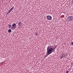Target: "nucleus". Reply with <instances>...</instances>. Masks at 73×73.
<instances>
[{
    "label": "nucleus",
    "instance_id": "20e7f679",
    "mask_svg": "<svg viewBox=\"0 0 73 73\" xmlns=\"http://www.w3.org/2000/svg\"><path fill=\"white\" fill-rule=\"evenodd\" d=\"M46 17L47 20H51L52 19V17L49 15L47 16Z\"/></svg>",
    "mask_w": 73,
    "mask_h": 73
},
{
    "label": "nucleus",
    "instance_id": "f03ea898",
    "mask_svg": "<svg viewBox=\"0 0 73 73\" xmlns=\"http://www.w3.org/2000/svg\"><path fill=\"white\" fill-rule=\"evenodd\" d=\"M73 17L72 16H69L67 18V20L69 21H72L73 20Z\"/></svg>",
    "mask_w": 73,
    "mask_h": 73
},
{
    "label": "nucleus",
    "instance_id": "9d476101",
    "mask_svg": "<svg viewBox=\"0 0 73 73\" xmlns=\"http://www.w3.org/2000/svg\"><path fill=\"white\" fill-rule=\"evenodd\" d=\"M14 8V7H12L11 9H10V11H11L12 10V9Z\"/></svg>",
    "mask_w": 73,
    "mask_h": 73
},
{
    "label": "nucleus",
    "instance_id": "9b49d317",
    "mask_svg": "<svg viewBox=\"0 0 73 73\" xmlns=\"http://www.w3.org/2000/svg\"><path fill=\"white\" fill-rule=\"evenodd\" d=\"M10 12H11V11L10 10L8 12V13H9Z\"/></svg>",
    "mask_w": 73,
    "mask_h": 73
},
{
    "label": "nucleus",
    "instance_id": "1a4fd4ad",
    "mask_svg": "<svg viewBox=\"0 0 73 73\" xmlns=\"http://www.w3.org/2000/svg\"><path fill=\"white\" fill-rule=\"evenodd\" d=\"M48 55H49V54H47V53H46V56H44V58H45L47 56H48Z\"/></svg>",
    "mask_w": 73,
    "mask_h": 73
},
{
    "label": "nucleus",
    "instance_id": "423d86ee",
    "mask_svg": "<svg viewBox=\"0 0 73 73\" xmlns=\"http://www.w3.org/2000/svg\"><path fill=\"white\" fill-rule=\"evenodd\" d=\"M56 48V46L54 48H52V51L53 52H54V50Z\"/></svg>",
    "mask_w": 73,
    "mask_h": 73
},
{
    "label": "nucleus",
    "instance_id": "2eb2a0df",
    "mask_svg": "<svg viewBox=\"0 0 73 73\" xmlns=\"http://www.w3.org/2000/svg\"><path fill=\"white\" fill-rule=\"evenodd\" d=\"M35 34H36V35H38V34H37V33H35Z\"/></svg>",
    "mask_w": 73,
    "mask_h": 73
},
{
    "label": "nucleus",
    "instance_id": "6e6552de",
    "mask_svg": "<svg viewBox=\"0 0 73 73\" xmlns=\"http://www.w3.org/2000/svg\"><path fill=\"white\" fill-rule=\"evenodd\" d=\"M8 28H9V29H10V28H11V25L10 24H9L8 25Z\"/></svg>",
    "mask_w": 73,
    "mask_h": 73
},
{
    "label": "nucleus",
    "instance_id": "ddd939ff",
    "mask_svg": "<svg viewBox=\"0 0 73 73\" xmlns=\"http://www.w3.org/2000/svg\"><path fill=\"white\" fill-rule=\"evenodd\" d=\"M68 72H69V71L67 70L66 71V73H68Z\"/></svg>",
    "mask_w": 73,
    "mask_h": 73
},
{
    "label": "nucleus",
    "instance_id": "f8f14e48",
    "mask_svg": "<svg viewBox=\"0 0 73 73\" xmlns=\"http://www.w3.org/2000/svg\"><path fill=\"white\" fill-rule=\"evenodd\" d=\"M71 45H73V42H71Z\"/></svg>",
    "mask_w": 73,
    "mask_h": 73
},
{
    "label": "nucleus",
    "instance_id": "39448f33",
    "mask_svg": "<svg viewBox=\"0 0 73 73\" xmlns=\"http://www.w3.org/2000/svg\"><path fill=\"white\" fill-rule=\"evenodd\" d=\"M22 24H21V22H20L18 23V25L19 27H21V26L22 25Z\"/></svg>",
    "mask_w": 73,
    "mask_h": 73
},
{
    "label": "nucleus",
    "instance_id": "4468645a",
    "mask_svg": "<svg viewBox=\"0 0 73 73\" xmlns=\"http://www.w3.org/2000/svg\"><path fill=\"white\" fill-rule=\"evenodd\" d=\"M64 57V56H62L61 57V58H63Z\"/></svg>",
    "mask_w": 73,
    "mask_h": 73
},
{
    "label": "nucleus",
    "instance_id": "dca6fc26",
    "mask_svg": "<svg viewBox=\"0 0 73 73\" xmlns=\"http://www.w3.org/2000/svg\"><path fill=\"white\" fill-rule=\"evenodd\" d=\"M9 13H8V12L7 13L6 15V16H7V15H8V14H9Z\"/></svg>",
    "mask_w": 73,
    "mask_h": 73
},
{
    "label": "nucleus",
    "instance_id": "0eeeda50",
    "mask_svg": "<svg viewBox=\"0 0 73 73\" xmlns=\"http://www.w3.org/2000/svg\"><path fill=\"white\" fill-rule=\"evenodd\" d=\"M12 32V30L11 29H9L8 30V33H11Z\"/></svg>",
    "mask_w": 73,
    "mask_h": 73
},
{
    "label": "nucleus",
    "instance_id": "7ed1b4c3",
    "mask_svg": "<svg viewBox=\"0 0 73 73\" xmlns=\"http://www.w3.org/2000/svg\"><path fill=\"white\" fill-rule=\"evenodd\" d=\"M12 27H11V28H13V29H15L16 28V24L14 23L12 25Z\"/></svg>",
    "mask_w": 73,
    "mask_h": 73
},
{
    "label": "nucleus",
    "instance_id": "f257e3e1",
    "mask_svg": "<svg viewBox=\"0 0 73 73\" xmlns=\"http://www.w3.org/2000/svg\"><path fill=\"white\" fill-rule=\"evenodd\" d=\"M53 48H51V46H49L47 48V54L50 55V54H51L53 52Z\"/></svg>",
    "mask_w": 73,
    "mask_h": 73
}]
</instances>
